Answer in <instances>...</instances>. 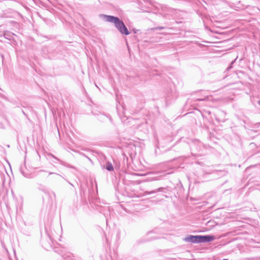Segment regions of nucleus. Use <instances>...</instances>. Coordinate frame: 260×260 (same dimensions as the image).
Masks as SVG:
<instances>
[{
	"mask_svg": "<svg viewBox=\"0 0 260 260\" xmlns=\"http://www.w3.org/2000/svg\"><path fill=\"white\" fill-rule=\"evenodd\" d=\"M233 62L231 64V66L228 68V69H230V68H232V64Z\"/></svg>",
	"mask_w": 260,
	"mask_h": 260,
	"instance_id": "obj_19",
	"label": "nucleus"
},
{
	"mask_svg": "<svg viewBox=\"0 0 260 260\" xmlns=\"http://www.w3.org/2000/svg\"><path fill=\"white\" fill-rule=\"evenodd\" d=\"M104 167L108 171H112L114 170L113 166L111 162L107 161L106 164L104 166Z\"/></svg>",
	"mask_w": 260,
	"mask_h": 260,
	"instance_id": "obj_7",
	"label": "nucleus"
},
{
	"mask_svg": "<svg viewBox=\"0 0 260 260\" xmlns=\"http://www.w3.org/2000/svg\"><path fill=\"white\" fill-rule=\"evenodd\" d=\"M140 176H143V175H146V174H141V175H139Z\"/></svg>",
	"mask_w": 260,
	"mask_h": 260,
	"instance_id": "obj_23",
	"label": "nucleus"
},
{
	"mask_svg": "<svg viewBox=\"0 0 260 260\" xmlns=\"http://www.w3.org/2000/svg\"><path fill=\"white\" fill-rule=\"evenodd\" d=\"M152 233V232H149L148 234H151V233Z\"/></svg>",
	"mask_w": 260,
	"mask_h": 260,
	"instance_id": "obj_25",
	"label": "nucleus"
},
{
	"mask_svg": "<svg viewBox=\"0 0 260 260\" xmlns=\"http://www.w3.org/2000/svg\"><path fill=\"white\" fill-rule=\"evenodd\" d=\"M48 173H49V175L55 174V175H56L57 176H61V175H59V174H58L57 173H53V172H48Z\"/></svg>",
	"mask_w": 260,
	"mask_h": 260,
	"instance_id": "obj_15",
	"label": "nucleus"
},
{
	"mask_svg": "<svg viewBox=\"0 0 260 260\" xmlns=\"http://www.w3.org/2000/svg\"><path fill=\"white\" fill-rule=\"evenodd\" d=\"M207 97H205L204 98H200V99H197L196 101H203L206 100Z\"/></svg>",
	"mask_w": 260,
	"mask_h": 260,
	"instance_id": "obj_14",
	"label": "nucleus"
},
{
	"mask_svg": "<svg viewBox=\"0 0 260 260\" xmlns=\"http://www.w3.org/2000/svg\"><path fill=\"white\" fill-rule=\"evenodd\" d=\"M46 173H47V171L40 170L37 172L36 175L38 176H43L45 178L47 177Z\"/></svg>",
	"mask_w": 260,
	"mask_h": 260,
	"instance_id": "obj_9",
	"label": "nucleus"
},
{
	"mask_svg": "<svg viewBox=\"0 0 260 260\" xmlns=\"http://www.w3.org/2000/svg\"><path fill=\"white\" fill-rule=\"evenodd\" d=\"M215 239L213 235H188L183 240L186 242L191 243H201L212 241Z\"/></svg>",
	"mask_w": 260,
	"mask_h": 260,
	"instance_id": "obj_2",
	"label": "nucleus"
},
{
	"mask_svg": "<svg viewBox=\"0 0 260 260\" xmlns=\"http://www.w3.org/2000/svg\"><path fill=\"white\" fill-rule=\"evenodd\" d=\"M165 27H162V26H157V27H154L153 28H152V29L153 30H155V29H164Z\"/></svg>",
	"mask_w": 260,
	"mask_h": 260,
	"instance_id": "obj_13",
	"label": "nucleus"
},
{
	"mask_svg": "<svg viewBox=\"0 0 260 260\" xmlns=\"http://www.w3.org/2000/svg\"><path fill=\"white\" fill-rule=\"evenodd\" d=\"M21 172L22 174L26 178H32L33 176L29 173L25 172L22 168L20 169Z\"/></svg>",
	"mask_w": 260,
	"mask_h": 260,
	"instance_id": "obj_10",
	"label": "nucleus"
},
{
	"mask_svg": "<svg viewBox=\"0 0 260 260\" xmlns=\"http://www.w3.org/2000/svg\"><path fill=\"white\" fill-rule=\"evenodd\" d=\"M219 173H223V175H225V173H226L225 171H219Z\"/></svg>",
	"mask_w": 260,
	"mask_h": 260,
	"instance_id": "obj_17",
	"label": "nucleus"
},
{
	"mask_svg": "<svg viewBox=\"0 0 260 260\" xmlns=\"http://www.w3.org/2000/svg\"><path fill=\"white\" fill-rule=\"evenodd\" d=\"M89 160H91V159H90V158H89L87 156H86Z\"/></svg>",
	"mask_w": 260,
	"mask_h": 260,
	"instance_id": "obj_22",
	"label": "nucleus"
},
{
	"mask_svg": "<svg viewBox=\"0 0 260 260\" xmlns=\"http://www.w3.org/2000/svg\"><path fill=\"white\" fill-rule=\"evenodd\" d=\"M219 260H229L228 259H219Z\"/></svg>",
	"mask_w": 260,
	"mask_h": 260,
	"instance_id": "obj_24",
	"label": "nucleus"
},
{
	"mask_svg": "<svg viewBox=\"0 0 260 260\" xmlns=\"http://www.w3.org/2000/svg\"><path fill=\"white\" fill-rule=\"evenodd\" d=\"M53 196L55 197V194L54 192H53Z\"/></svg>",
	"mask_w": 260,
	"mask_h": 260,
	"instance_id": "obj_26",
	"label": "nucleus"
},
{
	"mask_svg": "<svg viewBox=\"0 0 260 260\" xmlns=\"http://www.w3.org/2000/svg\"><path fill=\"white\" fill-rule=\"evenodd\" d=\"M92 113H93V114H94L95 115H97L99 117L98 119L103 122L104 121H105L106 119L109 118V116L106 115L104 114H102L100 112H99L97 113H95L94 112H92Z\"/></svg>",
	"mask_w": 260,
	"mask_h": 260,
	"instance_id": "obj_4",
	"label": "nucleus"
},
{
	"mask_svg": "<svg viewBox=\"0 0 260 260\" xmlns=\"http://www.w3.org/2000/svg\"><path fill=\"white\" fill-rule=\"evenodd\" d=\"M258 99V97H254L253 96L250 97V101L254 106H256V104L260 106V100Z\"/></svg>",
	"mask_w": 260,
	"mask_h": 260,
	"instance_id": "obj_8",
	"label": "nucleus"
},
{
	"mask_svg": "<svg viewBox=\"0 0 260 260\" xmlns=\"http://www.w3.org/2000/svg\"><path fill=\"white\" fill-rule=\"evenodd\" d=\"M151 174H152V173H148V175H151Z\"/></svg>",
	"mask_w": 260,
	"mask_h": 260,
	"instance_id": "obj_21",
	"label": "nucleus"
},
{
	"mask_svg": "<svg viewBox=\"0 0 260 260\" xmlns=\"http://www.w3.org/2000/svg\"><path fill=\"white\" fill-rule=\"evenodd\" d=\"M4 36H5V38H7V37H6V36H7V34H6L5 33V34H4Z\"/></svg>",
	"mask_w": 260,
	"mask_h": 260,
	"instance_id": "obj_20",
	"label": "nucleus"
},
{
	"mask_svg": "<svg viewBox=\"0 0 260 260\" xmlns=\"http://www.w3.org/2000/svg\"><path fill=\"white\" fill-rule=\"evenodd\" d=\"M133 31L134 34H137V31H138V30L135 29V28H133Z\"/></svg>",
	"mask_w": 260,
	"mask_h": 260,
	"instance_id": "obj_16",
	"label": "nucleus"
},
{
	"mask_svg": "<svg viewBox=\"0 0 260 260\" xmlns=\"http://www.w3.org/2000/svg\"><path fill=\"white\" fill-rule=\"evenodd\" d=\"M22 112H23V114H24V115H25V116H26V114H25V112H24V111H23V110H22Z\"/></svg>",
	"mask_w": 260,
	"mask_h": 260,
	"instance_id": "obj_18",
	"label": "nucleus"
},
{
	"mask_svg": "<svg viewBox=\"0 0 260 260\" xmlns=\"http://www.w3.org/2000/svg\"><path fill=\"white\" fill-rule=\"evenodd\" d=\"M52 157L53 158H54V159H55L57 161H58L61 165H63V166H66L68 168H74V167L71 166V165H67L65 162H64L63 161L60 160V159H59L58 158L56 157L55 156H54V155L53 154H51Z\"/></svg>",
	"mask_w": 260,
	"mask_h": 260,
	"instance_id": "obj_6",
	"label": "nucleus"
},
{
	"mask_svg": "<svg viewBox=\"0 0 260 260\" xmlns=\"http://www.w3.org/2000/svg\"><path fill=\"white\" fill-rule=\"evenodd\" d=\"M100 17L103 19L105 21L114 23L115 27L121 35L127 36L130 34L131 32L124 23L119 17L105 14L100 15Z\"/></svg>",
	"mask_w": 260,
	"mask_h": 260,
	"instance_id": "obj_1",
	"label": "nucleus"
},
{
	"mask_svg": "<svg viewBox=\"0 0 260 260\" xmlns=\"http://www.w3.org/2000/svg\"><path fill=\"white\" fill-rule=\"evenodd\" d=\"M39 186H40L39 187V189L42 190L44 192H46L47 190H46V188H45L44 186H43V185H42L41 184H40Z\"/></svg>",
	"mask_w": 260,
	"mask_h": 260,
	"instance_id": "obj_12",
	"label": "nucleus"
},
{
	"mask_svg": "<svg viewBox=\"0 0 260 260\" xmlns=\"http://www.w3.org/2000/svg\"><path fill=\"white\" fill-rule=\"evenodd\" d=\"M177 96V94L175 91H168L166 96V103L170 102L171 100L175 99Z\"/></svg>",
	"mask_w": 260,
	"mask_h": 260,
	"instance_id": "obj_3",
	"label": "nucleus"
},
{
	"mask_svg": "<svg viewBox=\"0 0 260 260\" xmlns=\"http://www.w3.org/2000/svg\"><path fill=\"white\" fill-rule=\"evenodd\" d=\"M158 180L157 177L149 176L145 180V181L149 182V181H154V180Z\"/></svg>",
	"mask_w": 260,
	"mask_h": 260,
	"instance_id": "obj_11",
	"label": "nucleus"
},
{
	"mask_svg": "<svg viewBox=\"0 0 260 260\" xmlns=\"http://www.w3.org/2000/svg\"><path fill=\"white\" fill-rule=\"evenodd\" d=\"M165 190H166V188L159 187V188L156 189V190H152L151 191H146L144 192V193L145 195H148V194H151L152 193H156L157 192H158V191H162V192H165Z\"/></svg>",
	"mask_w": 260,
	"mask_h": 260,
	"instance_id": "obj_5",
	"label": "nucleus"
}]
</instances>
